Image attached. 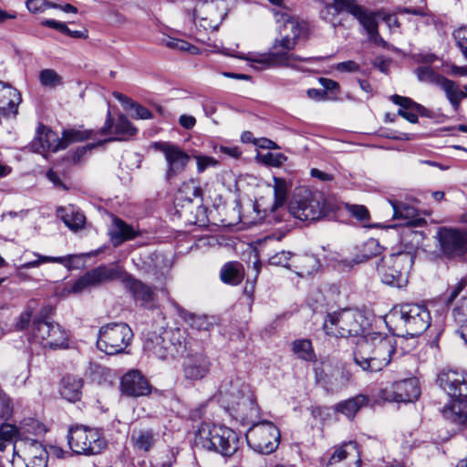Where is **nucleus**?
<instances>
[{
  "instance_id": "2",
  "label": "nucleus",
  "mask_w": 467,
  "mask_h": 467,
  "mask_svg": "<svg viewBox=\"0 0 467 467\" xmlns=\"http://www.w3.org/2000/svg\"><path fill=\"white\" fill-rule=\"evenodd\" d=\"M397 342L392 336L370 332L358 337L354 351V361L364 371L382 370L395 354Z\"/></svg>"
},
{
  "instance_id": "36",
  "label": "nucleus",
  "mask_w": 467,
  "mask_h": 467,
  "mask_svg": "<svg viewBox=\"0 0 467 467\" xmlns=\"http://www.w3.org/2000/svg\"><path fill=\"white\" fill-rule=\"evenodd\" d=\"M441 88L445 93L447 99L450 101L455 111H458L461 101L466 98L464 91L460 89L459 86L452 80L444 78L441 80Z\"/></svg>"
},
{
  "instance_id": "7",
  "label": "nucleus",
  "mask_w": 467,
  "mask_h": 467,
  "mask_svg": "<svg viewBox=\"0 0 467 467\" xmlns=\"http://www.w3.org/2000/svg\"><path fill=\"white\" fill-rule=\"evenodd\" d=\"M144 350L162 360L173 359L185 351V342L179 330H164L151 334L144 343Z\"/></svg>"
},
{
  "instance_id": "1",
  "label": "nucleus",
  "mask_w": 467,
  "mask_h": 467,
  "mask_svg": "<svg viewBox=\"0 0 467 467\" xmlns=\"http://www.w3.org/2000/svg\"><path fill=\"white\" fill-rule=\"evenodd\" d=\"M275 22L278 26L279 37H276L270 51L266 54L231 53L223 49L222 53L253 63L255 69H264L271 67H285L300 70L301 64L306 58L297 56L292 50L298 41L306 37L308 26L306 22L293 16L286 8L273 9Z\"/></svg>"
},
{
  "instance_id": "28",
  "label": "nucleus",
  "mask_w": 467,
  "mask_h": 467,
  "mask_svg": "<svg viewBox=\"0 0 467 467\" xmlns=\"http://www.w3.org/2000/svg\"><path fill=\"white\" fill-rule=\"evenodd\" d=\"M391 100L400 106V109L398 110V114L410 121V123L418 122L417 113L425 116L427 114V109L422 105L413 101L410 98L401 97L399 95H393L391 97Z\"/></svg>"
},
{
  "instance_id": "48",
  "label": "nucleus",
  "mask_w": 467,
  "mask_h": 467,
  "mask_svg": "<svg viewBox=\"0 0 467 467\" xmlns=\"http://www.w3.org/2000/svg\"><path fill=\"white\" fill-rule=\"evenodd\" d=\"M415 72L418 79L421 82L438 84L440 86L441 80L444 79V77L437 74L429 66L419 67Z\"/></svg>"
},
{
  "instance_id": "53",
  "label": "nucleus",
  "mask_w": 467,
  "mask_h": 467,
  "mask_svg": "<svg viewBox=\"0 0 467 467\" xmlns=\"http://www.w3.org/2000/svg\"><path fill=\"white\" fill-rule=\"evenodd\" d=\"M193 158L196 161V169L198 173H202L206 169L216 167L219 164L218 161L211 156L194 154Z\"/></svg>"
},
{
  "instance_id": "3",
  "label": "nucleus",
  "mask_w": 467,
  "mask_h": 467,
  "mask_svg": "<svg viewBox=\"0 0 467 467\" xmlns=\"http://www.w3.org/2000/svg\"><path fill=\"white\" fill-rule=\"evenodd\" d=\"M221 395L226 409L233 411L235 418L244 423L251 424V426L258 422L259 408L254 393L250 386L241 379L231 381L229 387L222 391Z\"/></svg>"
},
{
  "instance_id": "16",
  "label": "nucleus",
  "mask_w": 467,
  "mask_h": 467,
  "mask_svg": "<svg viewBox=\"0 0 467 467\" xmlns=\"http://www.w3.org/2000/svg\"><path fill=\"white\" fill-rule=\"evenodd\" d=\"M420 395V384L416 378L395 381L379 392V397L388 402H413Z\"/></svg>"
},
{
  "instance_id": "24",
  "label": "nucleus",
  "mask_w": 467,
  "mask_h": 467,
  "mask_svg": "<svg viewBox=\"0 0 467 467\" xmlns=\"http://www.w3.org/2000/svg\"><path fill=\"white\" fill-rule=\"evenodd\" d=\"M63 146L57 134L45 126L38 129L37 136L31 144L32 150L41 154H45L47 151L57 152L63 150Z\"/></svg>"
},
{
  "instance_id": "38",
  "label": "nucleus",
  "mask_w": 467,
  "mask_h": 467,
  "mask_svg": "<svg viewBox=\"0 0 467 467\" xmlns=\"http://www.w3.org/2000/svg\"><path fill=\"white\" fill-rule=\"evenodd\" d=\"M126 287L132 293L135 300L147 303L152 298V290L142 282L128 275L124 278Z\"/></svg>"
},
{
  "instance_id": "40",
  "label": "nucleus",
  "mask_w": 467,
  "mask_h": 467,
  "mask_svg": "<svg viewBox=\"0 0 467 467\" xmlns=\"http://www.w3.org/2000/svg\"><path fill=\"white\" fill-rule=\"evenodd\" d=\"M220 275L223 283L233 285H238L244 278L243 265L238 262L227 263L221 269Z\"/></svg>"
},
{
  "instance_id": "33",
  "label": "nucleus",
  "mask_w": 467,
  "mask_h": 467,
  "mask_svg": "<svg viewBox=\"0 0 467 467\" xmlns=\"http://www.w3.org/2000/svg\"><path fill=\"white\" fill-rule=\"evenodd\" d=\"M195 200L202 202V190L200 182L197 179L191 178L182 182L177 192L176 201L191 203Z\"/></svg>"
},
{
  "instance_id": "39",
  "label": "nucleus",
  "mask_w": 467,
  "mask_h": 467,
  "mask_svg": "<svg viewBox=\"0 0 467 467\" xmlns=\"http://www.w3.org/2000/svg\"><path fill=\"white\" fill-rule=\"evenodd\" d=\"M58 213L65 224L71 230H78L85 224L86 218L84 214L74 206L59 208Z\"/></svg>"
},
{
  "instance_id": "22",
  "label": "nucleus",
  "mask_w": 467,
  "mask_h": 467,
  "mask_svg": "<svg viewBox=\"0 0 467 467\" xmlns=\"http://www.w3.org/2000/svg\"><path fill=\"white\" fill-rule=\"evenodd\" d=\"M438 381L449 396L454 399L465 396L463 392L467 390V376L464 373L456 370L442 371Z\"/></svg>"
},
{
  "instance_id": "52",
  "label": "nucleus",
  "mask_w": 467,
  "mask_h": 467,
  "mask_svg": "<svg viewBox=\"0 0 467 467\" xmlns=\"http://www.w3.org/2000/svg\"><path fill=\"white\" fill-rule=\"evenodd\" d=\"M26 6L30 13L39 14L49 8H57V5L47 0H26Z\"/></svg>"
},
{
  "instance_id": "12",
  "label": "nucleus",
  "mask_w": 467,
  "mask_h": 467,
  "mask_svg": "<svg viewBox=\"0 0 467 467\" xmlns=\"http://www.w3.org/2000/svg\"><path fill=\"white\" fill-rule=\"evenodd\" d=\"M431 325L429 310L417 304H405L400 308V327L406 335L414 338L421 335Z\"/></svg>"
},
{
  "instance_id": "25",
  "label": "nucleus",
  "mask_w": 467,
  "mask_h": 467,
  "mask_svg": "<svg viewBox=\"0 0 467 467\" xmlns=\"http://www.w3.org/2000/svg\"><path fill=\"white\" fill-rule=\"evenodd\" d=\"M136 131V128L132 126L124 115H119L114 123L109 111L108 112L105 125L101 129L102 134H115L118 136L116 140H122L126 137L133 136ZM111 140H115V139L106 140V141Z\"/></svg>"
},
{
  "instance_id": "58",
  "label": "nucleus",
  "mask_w": 467,
  "mask_h": 467,
  "mask_svg": "<svg viewBox=\"0 0 467 467\" xmlns=\"http://www.w3.org/2000/svg\"><path fill=\"white\" fill-rule=\"evenodd\" d=\"M264 162L266 164L278 167L281 166L286 160L284 154L282 153H271L268 152L262 156Z\"/></svg>"
},
{
  "instance_id": "4",
  "label": "nucleus",
  "mask_w": 467,
  "mask_h": 467,
  "mask_svg": "<svg viewBox=\"0 0 467 467\" xmlns=\"http://www.w3.org/2000/svg\"><path fill=\"white\" fill-rule=\"evenodd\" d=\"M194 442L196 446L230 457L238 451L240 440L238 434L226 426L202 423L195 434Z\"/></svg>"
},
{
  "instance_id": "41",
  "label": "nucleus",
  "mask_w": 467,
  "mask_h": 467,
  "mask_svg": "<svg viewBox=\"0 0 467 467\" xmlns=\"http://www.w3.org/2000/svg\"><path fill=\"white\" fill-rule=\"evenodd\" d=\"M17 429L18 427L8 423L0 426V451L9 449L13 452V445L17 439Z\"/></svg>"
},
{
  "instance_id": "56",
  "label": "nucleus",
  "mask_w": 467,
  "mask_h": 467,
  "mask_svg": "<svg viewBox=\"0 0 467 467\" xmlns=\"http://www.w3.org/2000/svg\"><path fill=\"white\" fill-rule=\"evenodd\" d=\"M12 413L13 405L10 399L5 393H0V417L8 420Z\"/></svg>"
},
{
  "instance_id": "10",
  "label": "nucleus",
  "mask_w": 467,
  "mask_h": 467,
  "mask_svg": "<svg viewBox=\"0 0 467 467\" xmlns=\"http://www.w3.org/2000/svg\"><path fill=\"white\" fill-rule=\"evenodd\" d=\"M245 438L248 446L254 451L269 454L277 449L280 432L273 422L262 420L248 429Z\"/></svg>"
},
{
  "instance_id": "15",
  "label": "nucleus",
  "mask_w": 467,
  "mask_h": 467,
  "mask_svg": "<svg viewBox=\"0 0 467 467\" xmlns=\"http://www.w3.org/2000/svg\"><path fill=\"white\" fill-rule=\"evenodd\" d=\"M32 335L44 348H60L67 344V337L61 327L47 318L36 317L33 321Z\"/></svg>"
},
{
  "instance_id": "8",
  "label": "nucleus",
  "mask_w": 467,
  "mask_h": 467,
  "mask_svg": "<svg viewBox=\"0 0 467 467\" xmlns=\"http://www.w3.org/2000/svg\"><path fill=\"white\" fill-rule=\"evenodd\" d=\"M133 332L126 323H109L99 330L98 348L108 355L122 353L130 346Z\"/></svg>"
},
{
  "instance_id": "20",
  "label": "nucleus",
  "mask_w": 467,
  "mask_h": 467,
  "mask_svg": "<svg viewBox=\"0 0 467 467\" xmlns=\"http://www.w3.org/2000/svg\"><path fill=\"white\" fill-rule=\"evenodd\" d=\"M120 390L128 397H143L151 392V386L147 379L137 369L125 373L120 380Z\"/></svg>"
},
{
  "instance_id": "32",
  "label": "nucleus",
  "mask_w": 467,
  "mask_h": 467,
  "mask_svg": "<svg viewBox=\"0 0 467 467\" xmlns=\"http://www.w3.org/2000/svg\"><path fill=\"white\" fill-rule=\"evenodd\" d=\"M83 379L78 376H65L60 383L59 393L61 397L70 402L80 400L82 394Z\"/></svg>"
},
{
  "instance_id": "64",
  "label": "nucleus",
  "mask_w": 467,
  "mask_h": 467,
  "mask_svg": "<svg viewBox=\"0 0 467 467\" xmlns=\"http://www.w3.org/2000/svg\"><path fill=\"white\" fill-rule=\"evenodd\" d=\"M135 109V117L140 119H148L151 118L150 111L140 105L131 104Z\"/></svg>"
},
{
  "instance_id": "27",
  "label": "nucleus",
  "mask_w": 467,
  "mask_h": 467,
  "mask_svg": "<svg viewBox=\"0 0 467 467\" xmlns=\"http://www.w3.org/2000/svg\"><path fill=\"white\" fill-rule=\"evenodd\" d=\"M109 234L114 246H119L124 242L132 240L140 234L139 230L117 217H113Z\"/></svg>"
},
{
  "instance_id": "29",
  "label": "nucleus",
  "mask_w": 467,
  "mask_h": 467,
  "mask_svg": "<svg viewBox=\"0 0 467 467\" xmlns=\"http://www.w3.org/2000/svg\"><path fill=\"white\" fill-rule=\"evenodd\" d=\"M22 101L20 93L12 88H5L0 81V113L5 117L16 116Z\"/></svg>"
},
{
  "instance_id": "61",
  "label": "nucleus",
  "mask_w": 467,
  "mask_h": 467,
  "mask_svg": "<svg viewBox=\"0 0 467 467\" xmlns=\"http://www.w3.org/2000/svg\"><path fill=\"white\" fill-rule=\"evenodd\" d=\"M41 25L43 26H47L49 28H53L55 30H57L58 32L64 33L67 29V25L63 22H59L54 19H45L41 22Z\"/></svg>"
},
{
  "instance_id": "23",
  "label": "nucleus",
  "mask_w": 467,
  "mask_h": 467,
  "mask_svg": "<svg viewBox=\"0 0 467 467\" xmlns=\"http://www.w3.org/2000/svg\"><path fill=\"white\" fill-rule=\"evenodd\" d=\"M350 15H352L362 25L368 35V38L378 46L385 47L387 43L379 36L378 30L377 16L379 13H373L364 9L363 7H351Z\"/></svg>"
},
{
  "instance_id": "13",
  "label": "nucleus",
  "mask_w": 467,
  "mask_h": 467,
  "mask_svg": "<svg viewBox=\"0 0 467 467\" xmlns=\"http://www.w3.org/2000/svg\"><path fill=\"white\" fill-rule=\"evenodd\" d=\"M323 211L322 196L307 191L295 196L289 205L290 213L301 221H315L322 216Z\"/></svg>"
},
{
  "instance_id": "35",
  "label": "nucleus",
  "mask_w": 467,
  "mask_h": 467,
  "mask_svg": "<svg viewBox=\"0 0 467 467\" xmlns=\"http://www.w3.org/2000/svg\"><path fill=\"white\" fill-rule=\"evenodd\" d=\"M47 429L44 424H42L37 420L29 418L26 419L20 422L17 429V439L16 441H26L34 439V437H38L46 433Z\"/></svg>"
},
{
  "instance_id": "44",
  "label": "nucleus",
  "mask_w": 467,
  "mask_h": 467,
  "mask_svg": "<svg viewBox=\"0 0 467 467\" xmlns=\"http://www.w3.org/2000/svg\"><path fill=\"white\" fill-rule=\"evenodd\" d=\"M178 312L182 317L192 327L197 330H208L212 323L208 320L206 316H197L192 313H189L177 306Z\"/></svg>"
},
{
  "instance_id": "21",
  "label": "nucleus",
  "mask_w": 467,
  "mask_h": 467,
  "mask_svg": "<svg viewBox=\"0 0 467 467\" xmlns=\"http://www.w3.org/2000/svg\"><path fill=\"white\" fill-rule=\"evenodd\" d=\"M324 7L320 15L327 22L330 23L333 27L343 25L344 12L350 14L351 7H361L348 0H322Z\"/></svg>"
},
{
  "instance_id": "45",
  "label": "nucleus",
  "mask_w": 467,
  "mask_h": 467,
  "mask_svg": "<svg viewBox=\"0 0 467 467\" xmlns=\"http://www.w3.org/2000/svg\"><path fill=\"white\" fill-rule=\"evenodd\" d=\"M389 202L393 209V218L404 219L406 224H410V220L416 215V210L410 205L395 200H389Z\"/></svg>"
},
{
  "instance_id": "31",
  "label": "nucleus",
  "mask_w": 467,
  "mask_h": 467,
  "mask_svg": "<svg viewBox=\"0 0 467 467\" xmlns=\"http://www.w3.org/2000/svg\"><path fill=\"white\" fill-rule=\"evenodd\" d=\"M443 415L455 424L467 423V396L453 399L450 405L444 407Z\"/></svg>"
},
{
  "instance_id": "55",
  "label": "nucleus",
  "mask_w": 467,
  "mask_h": 467,
  "mask_svg": "<svg viewBox=\"0 0 467 467\" xmlns=\"http://www.w3.org/2000/svg\"><path fill=\"white\" fill-rule=\"evenodd\" d=\"M381 250L382 248L379 245L378 240L370 238L368 241H366L363 245V255L366 258H370L379 254L381 253Z\"/></svg>"
},
{
  "instance_id": "17",
  "label": "nucleus",
  "mask_w": 467,
  "mask_h": 467,
  "mask_svg": "<svg viewBox=\"0 0 467 467\" xmlns=\"http://www.w3.org/2000/svg\"><path fill=\"white\" fill-rule=\"evenodd\" d=\"M437 235L444 254L461 256L467 253V231L443 227Z\"/></svg>"
},
{
  "instance_id": "47",
  "label": "nucleus",
  "mask_w": 467,
  "mask_h": 467,
  "mask_svg": "<svg viewBox=\"0 0 467 467\" xmlns=\"http://www.w3.org/2000/svg\"><path fill=\"white\" fill-rule=\"evenodd\" d=\"M288 184L285 180L274 178V207L277 208L285 204L287 199Z\"/></svg>"
},
{
  "instance_id": "50",
  "label": "nucleus",
  "mask_w": 467,
  "mask_h": 467,
  "mask_svg": "<svg viewBox=\"0 0 467 467\" xmlns=\"http://www.w3.org/2000/svg\"><path fill=\"white\" fill-rule=\"evenodd\" d=\"M165 45L170 48L188 52L192 55L199 53V48L179 38L170 37L165 41Z\"/></svg>"
},
{
  "instance_id": "62",
  "label": "nucleus",
  "mask_w": 467,
  "mask_h": 467,
  "mask_svg": "<svg viewBox=\"0 0 467 467\" xmlns=\"http://www.w3.org/2000/svg\"><path fill=\"white\" fill-rule=\"evenodd\" d=\"M30 319H31V312L30 311L26 310V311L21 313V315L19 316L18 321L16 325V328L18 330H23V329L26 328L29 325Z\"/></svg>"
},
{
  "instance_id": "37",
  "label": "nucleus",
  "mask_w": 467,
  "mask_h": 467,
  "mask_svg": "<svg viewBox=\"0 0 467 467\" xmlns=\"http://www.w3.org/2000/svg\"><path fill=\"white\" fill-rule=\"evenodd\" d=\"M93 278H95L97 285L102 282H108L119 278H124L128 276L123 269L119 265H102L91 270Z\"/></svg>"
},
{
  "instance_id": "54",
  "label": "nucleus",
  "mask_w": 467,
  "mask_h": 467,
  "mask_svg": "<svg viewBox=\"0 0 467 467\" xmlns=\"http://www.w3.org/2000/svg\"><path fill=\"white\" fill-rule=\"evenodd\" d=\"M457 46L461 49L462 54L467 60V26H461L453 33Z\"/></svg>"
},
{
  "instance_id": "43",
  "label": "nucleus",
  "mask_w": 467,
  "mask_h": 467,
  "mask_svg": "<svg viewBox=\"0 0 467 467\" xmlns=\"http://www.w3.org/2000/svg\"><path fill=\"white\" fill-rule=\"evenodd\" d=\"M292 350L297 358L306 361H315L316 355L308 339H296L292 343Z\"/></svg>"
},
{
  "instance_id": "34",
  "label": "nucleus",
  "mask_w": 467,
  "mask_h": 467,
  "mask_svg": "<svg viewBox=\"0 0 467 467\" xmlns=\"http://www.w3.org/2000/svg\"><path fill=\"white\" fill-rule=\"evenodd\" d=\"M368 398L365 395L359 394L353 398L338 402L335 406V410L351 420L361 408L368 404Z\"/></svg>"
},
{
  "instance_id": "14",
  "label": "nucleus",
  "mask_w": 467,
  "mask_h": 467,
  "mask_svg": "<svg viewBox=\"0 0 467 467\" xmlns=\"http://www.w3.org/2000/svg\"><path fill=\"white\" fill-rule=\"evenodd\" d=\"M154 148L164 156L166 162L165 179L168 182L180 175L190 162L191 156L174 143L160 141L154 144Z\"/></svg>"
},
{
  "instance_id": "46",
  "label": "nucleus",
  "mask_w": 467,
  "mask_h": 467,
  "mask_svg": "<svg viewBox=\"0 0 467 467\" xmlns=\"http://www.w3.org/2000/svg\"><path fill=\"white\" fill-rule=\"evenodd\" d=\"M294 261L297 264L295 267L299 270L297 275L301 276L311 275L318 267V262L313 255L296 256Z\"/></svg>"
},
{
  "instance_id": "19",
  "label": "nucleus",
  "mask_w": 467,
  "mask_h": 467,
  "mask_svg": "<svg viewBox=\"0 0 467 467\" xmlns=\"http://www.w3.org/2000/svg\"><path fill=\"white\" fill-rule=\"evenodd\" d=\"M77 255L68 254L66 256H48L32 252L29 250L24 251L20 256L22 263L16 267V275L17 277H22L23 270L29 268H37L42 264L47 263H57L64 265L67 269H71V264L73 258Z\"/></svg>"
},
{
  "instance_id": "42",
  "label": "nucleus",
  "mask_w": 467,
  "mask_h": 467,
  "mask_svg": "<svg viewBox=\"0 0 467 467\" xmlns=\"http://www.w3.org/2000/svg\"><path fill=\"white\" fill-rule=\"evenodd\" d=\"M92 134L93 131L90 130L69 129L64 130L62 133V137L60 138L61 145H64L63 150L72 143L80 142L91 139Z\"/></svg>"
},
{
  "instance_id": "59",
  "label": "nucleus",
  "mask_w": 467,
  "mask_h": 467,
  "mask_svg": "<svg viewBox=\"0 0 467 467\" xmlns=\"http://www.w3.org/2000/svg\"><path fill=\"white\" fill-rule=\"evenodd\" d=\"M348 212L358 220L365 221L369 217L368 209L364 205H349Z\"/></svg>"
},
{
  "instance_id": "18",
  "label": "nucleus",
  "mask_w": 467,
  "mask_h": 467,
  "mask_svg": "<svg viewBox=\"0 0 467 467\" xmlns=\"http://www.w3.org/2000/svg\"><path fill=\"white\" fill-rule=\"evenodd\" d=\"M361 455L356 441H350L336 447L326 467H360Z\"/></svg>"
},
{
  "instance_id": "51",
  "label": "nucleus",
  "mask_w": 467,
  "mask_h": 467,
  "mask_svg": "<svg viewBox=\"0 0 467 467\" xmlns=\"http://www.w3.org/2000/svg\"><path fill=\"white\" fill-rule=\"evenodd\" d=\"M97 285L95 278L91 271L87 272L84 275L78 278L68 289L69 293H80L89 286Z\"/></svg>"
},
{
  "instance_id": "57",
  "label": "nucleus",
  "mask_w": 467,
  "mask_h": 467,
  "mask_svg": "<svg viewBox=\"0 0 467 467\" xmlns=\"http://www.w3.org/2000/svg\"><path fill=\"white\" fill-rule=\"evenodd\" d=\"M291 258V253L286 251H281L271 256L269 263L273 265H281L285 267H290L288 262Z\"/></svg>"
},
{
  "instance_id": "9",
  "label": "nucleus",
  "mask_w": 467,
  "mask_h": 467,
  "mask_svg": "<svg viewBox=\"0 0 467 467\" xmlns=\"http://www.w3.org/2000/svg\"><path fill=\"white\" fill-rule=\"evenodd\" d=\"M413 260L409 253H399L383 257L378 265V272L384 284L402 287L408 283V275Z\"/></svg>"
},
{
  "instance_id": "30",
  "label": "nucleus",
  "mask_w": 467,
  "mask_h": 467,
  "mask_svg": "<svg viewBox=\"0 0 467 467\" xmlns=\"http://www.w3.org/2000/svg\"><path fill=\"white\" fill-rule=\"evenodd\" d=\"M158 436V433L150 429L133 430L130 435V444L137 451L148 452L154 447Z\"/></svg>"
},
{
  "instance_id": "26",
  "label": "nucleus",
  "mask_w": 467,
  "mask_h": 467,
  "mask_svg": "<svg viewBox=\"0 0 467 467\" xmlns=\"http://www.w3.org/2000/svg\"><path fill=\"white\" fill-rule=\"evenodd\" d=\"M210 368V361L202 354L188 356L183 363V372L186 379L198 380L204 378Z\"/></svg>"
},
{
  "instance_id": "63",
  "label": "nucleus",
  "mask_w": 467,
  "mask_h": 467,
  "mask_svg": "<svg viewBox=\"0 0 467 467\" xmlns=\"http://www.w3.org/2000/svg\"><path fill=\"white\" fill-rule=\"evenodd\" d=\"M179 123L182 128L190 130L195 126L196 119L193 116L183 114L180 116Z\"/></svg>"
},
{
  "instance_id": "5",
  "label": "nucleus",
  "mask_w": 467,
  "mask_h": 467,
  "mask_svg": "<svg viewBox=\"0 0 467 467\" xmlns=\"http://www.w3.org/2000/svg\"><path fill=\"white\" fill-rule=\"evenodd\" d=\"M368 320L358 310L344 309L328 314L324 321L323 328L327 335L340 337H358L365 329Z\"/></svg>"
},
{
  "instance_id": "60",
  "label": "nucleus",
  "mask_w": 467,
  "mask_h": 467,
  "mask_svg": "<svg viewBox=\"0 0 467 467\" xmlns=\"http://www.w3.org/2000/svg\"><path fill=\"white\" fill-rule=\"evenodd\" d=\"M336 69L343 72H356L359 70V66L355 61L348 60L337 64Z\"/></svg>"
},
{
  "instance_id": "49",
  "label": "nucleus",
  "mask_w": 467,
  "mask_h": 467,
  "mask_svg": "<svg viewBox=\"0 0 467 467\" xmlns=\"http://www.w3.org/2000/svg\"><path fill=\"white\" fill-rule=\"evenodd\" d=\"M39 81L47 88H56L62 84V78L53 69H43L39 73Z\"/></svg>"
},
{
  "instance_id": "6",
  "label": "nucleus",
  "mask_w": 467,
  "mask_h": 467,
  "mask_svg": "<svg viewBox=\"0 0 467 467\" xmlns=\"http://www.w3.org/2000/svg\"><path fill=\"white\" fill-rule=\"evenodd\" d=\"M71 451L77 454L96 455L107 447V441L99 429L85 425L69 427L67 434Z\"/></svg>"
},
{
  "instance_id": "11",
  "label": "nucleus",
  "mask_w": 467,
  "mask_h": 467,
  "mask_svg": "<svg viewBox=\"0 0 467 467\" xmlns=\"http://www.w3.org/2000/svg\"><path fill=\"white\" fill-rule=\"evenodd\" d=\"M49 451L36 439L16 441L12 457L0 456V467H23L26 460L48 459Z\"/></svg>"
}]
</instances>
